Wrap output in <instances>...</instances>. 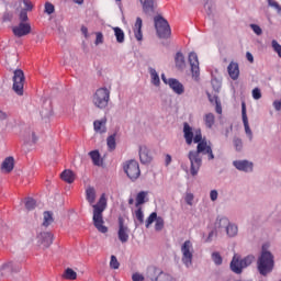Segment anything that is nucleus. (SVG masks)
<instances>
[{"instance_id": "1", "label": "nucleus", "mask_w": 281, "mask_h": 281, "mask_svg": "<svg viewBox=\"0 0 281 281\" xmlns=\"http://www.w3.org/2000/svg\"><path fill=\"white\" fill-rule=\"evenodd\" d=\"M182 133L187 146H192V142L193 144H198L195 150L188 153L190 172L192 177H196L203 166V156L201 155H207L209 160L212 161V159H214V151H212V146L207 145V140L203 139L201 128L194 130L188 122H184Z\"/></svg>"}, {"instance_id": "2", "label": "nucleus", "mask_w": 281, "mask_h": 281, "mask_svg": "<svg viewBox=\"0 0 281 281\" xmlns=\"http://www.w3.org/2000/svg\"><path fill=\"white\" fill-rule=\"evenodd\" d=\"M97 194H95V188L88 187L86 189V200L88 201L89 205L93 207V225L100 232L101 234H106L109 232V228L104 226V217L102 216V213L106 210V195L103 193L98 203H95Z\"/></svg>"}, {"instance_id": "3", "label": "nucleus", "mask_w": 281, "mask_h": 281, "mask_svg": "<svg viewBox=\"0 0 281 281\" xmlns=\"http://www.w3.org/2000/svg\"><path fill=\"white\" fill-rule=\"evenodd\" d=\"M276 267V257L273 254L265 248H262L260 256L257 259V271L260 276H269Z\"/></svg>"}, {"instance_id": "4", "label": "nucleus", "mask_w": 281, "mask_h": 281, "mask_svg": "<svg viewBox=\"0 0 281 281\" xmlns=\"http://www.w3.org/2000/svg\"><path fill=\"white\" fill-rule=\"evenodd\" d=\"M254 262H256V256L254 255H248L241 258L240 255L235 254L231 261L229 268L233 273L240 276V273H243V270L247 269V267H251Z\"/></svg>"}, {"instance_id": "5", "label": "nucleus", "mask_w": 281, "mask_h": 281, "mask_svg": "<svg viewBox=\"0 0 281 281\" xmlns=\"http://www.w3.org/2000/svg\"><path fill=\"white\" fill-rule=\"evenodd\" d=\"M109 102H111V90L106 87L99 88L92 95V103L97 109L104 111L106 106H109Z\"/></svg>"}, {"instance_id": "6", "label": "nucleus", "mask_w": 281, "mask_h": 281, "mask_svg": "<svg viewBox=\"0 0 281 281\" xmlns=\"http://www.w3.org/2000/svg\"><path fill=\"white\" fill-rule=\"evenodd\" d=\"M156 34L160 38H168L172 31L170 30V24L168 20H165L164 16L157 15L154 18Z\"/></svg>"}, {"instance_id": "7", "label": "nucleus", "mask_w": 281, "mask_h": 281, "mask_svg": "<svg viewBox=\"0 0 281 281\" xmlns=\"http://www.w3.org/2000/svg\"><path fill=\"white\" fill-rule=\"evenodd\" d=\"M181 254H182V262L190 269L192 267V259L194 258V247L192 246V241L186 240L181 246Z\"/></svg>"}, {"instance_id": "8", "label": "nucleus", "mask_w": 281, "mask_h": 281, "mask_svg": "<svg viewBox=\"0 0 281 281\" xmlns=\"http://www.w3.org/2000/svg\"><path fill=\"white\" fill-rule=\"evenodd\" d=\"M124 172L131 181H136V179H139V176L142 175V170H139V162H137V160H128L124 166Z\"/></svg>"}, {"instance_id": "9", "label": "nucleus", "mask_w": 281, "mask_h": 281, "mask_svg": "<svg viewBox=\"0 0 281 281\" xmlns=\"http://www.w3.org/2000/svg\"><path fill=\"white\" fill-rule=\"evenodd\" d=\"M13 91L18 95H23V85L25 82V74L21 69H16L13 72Z\"/></svg>"}, {"instance_id": "10", "label": "nucleus", "mask_w": 281, "mask_h": 281, "mask_svg": "<svg viewBox=\"0 0 281 281\" xmlns=\"http://www.w3.org/2000/svg\"><path fill=\"white\" fill-rule=\"evenodd\" d=\"M189 63L191 67L192 78H194V80H199L201 70L199 68V56L196 55V53L191 52L189 54Z\"/></svg>"}, {"instance_id": "11", "label": "nucleus", "mask_w": 281, "mask_h": 281, "mask_svg": "<svg viewBox=\"0 0 281 281\" xmlns=\"http://www.w3.org/2000/svg\"><path fill=\"white\" fill-rule=\"evenodd\" d=\"M241 119L244 123V128L249 142L254 139V132H251V127H249V119L247 117V105L245 102H241Z\"/></svg>"}, {"instance_id": "12", "label": "nucleus", "mask_w": 281, "mask_h": 281, "mask_svg": "<svg viewBox=\"0 0 281 281\" xmlns=\"http://www.w3.org/2000/svg\"><path fill=\"white\" fill-rule=\"evenodd\" d=\"M12 32L14 36H18V38H21L23 36H27L30 32H32V26L30 23L20 22L18 26H13Z\"/></svg>"}, {"instance_id": "13", "label": "nucleus", "mask_w": 281, "mask_h": 281, "mask_svg": "<svg viewBox=\"0 0 281 281\" xmlns=\"http://www.w3.org/2000/svg\"><path fill=\"white\" fill-rule=\"evenodd\" d=\"M54 243V235L52 233H41L37 235V245L43 247V249H47Z\"/></svg>"}, {"instance_id": "14", "label": "nucleus", "mask_w": 281, "mask_h": 281, "mask_svg": "<svg viewBox=\"0 0 281 281\" xmlns=\"http://www.w3.org/2000/svg\"><path fill=\"white\" fill-rule=\"evenodd\" d=\"M233 166L239 172H254V162L249 160H234Z\"/></svg>"}, {"instance_id": "15", "label": "nucleus", "mask_w": 281, "mask_h": 281, "mask_svg": "<svg viewBox=\"0 0 281 281\" xmlns=\"http://www.w3.org/2000/svg\"><path fill=\"white\" fill-rule=\"evenodd\" d=\"M143 5V12L146 16H153L157 10V0H139Z\"/></svg>"}, {"instance_id": "16", "label": "nucleus", "mask_w": 281, "mask_h": 281, "mask_svg": "<svg viewBox=\"0 0 281 281\" xmlns=\"http://www.w3.org/2000/svg\"><path fill=\"white\" fill-rule=\"evenodd\" d=\"M119 240L122 243H128V226L124 225V218L119 217Z\"/></svg>"}, {"instance_id": "17", "label": "nucleus", "mask_w": 281, "mask_h": 281, "mask_svg": "<svg viewBox=\"0 0 281 281\" xmlns=\"http://www.w3.org/2000/svg\"><path fill=\"white\" fill-rule=\"evenodd\" d=\"M168 87L176 93L177 95H183L186 93V87L183 83L175 78H169Z\"/></svg>"}, {"instance_id": "18", "label": "nucleus", "mask_w": 281, "mask_h": 281, "mask_svg": "<svg viewBox=\"0 0 281 281\" xmlns=\"http://www.w3.org/2000/svg\"><path fill=\"white\" fill-rule=\"evenodd\" d=\"M139 159L140 164H150L153 161V154L145 145L139 146Z\"/></svg>"}, {"instance_id": "19", "label": "nucleus", "mask_w": 281, "mask_h": 281, "mask_svg": "<svg viewBox=\"0 0 281 281\" xmlns=\"http://www.w3.org/2000/svg\"><path fill=\"white\" fill-rule=\"evenodd\" d=\"M93 128L99 135H104V133H106V116H103L101 120H95L93 122Z\"/></svg>"}, {"instance_id": "20", "label": "nucleus", "mask_w": 281, "mask_h": 281, "mask_svg": "<svg viewBox=\"0 0 281 281\" xmlns=\"http://www.w3.org/2000/svg\"><path fill=\"white\" fill-rule=\"evenodd\" d=\"M228 76L232 80H238L240 76V69L238 67V63L232 61L227 67Z\"/></svg>"}, {"instance_id": "21", "label": "nucleus", "mask_w": 281, "mask_h": 281, "mask_svg": "<svg viewBox=\"0 0 281 281\" xmlns=\"http://www.w3.org/2000/svg\"><path fill=\"white\" fill-rule=\"evenodd\" d=\"M229 218L226 216H217L214 224V229L221 232V229H226L229 225Z\"/></svg>"}, {"instance_id": "22", "label": "nucleus", "mask_w": 281, "mask_h": 281, "mask_svg": "<svg viewBox=\"0 0 281 281\" xmlns=\"http://www.w3.org/2000/svg\"><path fill=\"white\" fill-rule=\"evenodd\" d=\"M40 115L43 120H47V117H52V102L46 101L43 103L42 109L40 111Z\"/></svg>"}, {"instance_id": "23", "label": "nucleus", "mask_w": 281, "mask_h": 281, "mask_svg": "<svg viewBox=\"0 0 281 281\" xmlns=\"http://www.w3.org/2000/svg\"><path fill=\"white\" fill-rule=\"evenodd\" d=\"M142 26H143L142 18H136V22L134 25V35L136 41H143L144 38V34L142 33Z\"/></svg>"}, {"instance_id": "24", "label": "nucleus", "mask_w": 281, "mask_h": 281, "mask_svg": "<svg viewBox=\"0 0 281 281\" xmlns=\"http://www.w3.org/2000/svg\"><path fill=\"white\" fill-rule=\"evenodd\" d=\"M1 168L4 170V172H12L14 170V157H7L3 160Z\"/></svg>"}, {"instance_id": "25", "label": "nucleus", "mask_w": 281, "mask_h": 281, "mask_svg": "<svg viewBox=\"0 0 281 281\" xmlns=\"http://www.w3.org/2000/svg\"><path fill=\"white\" fill-rule=\"evenodd\" d=\"M175 63L177 69L183 70L186 69V56H183V53L178 52L175 56Z\"/></svg>"}, {"instance_id": "26", "label": "nucleus", "mask_w": 281, "mask_h": 281, "mask_svg": "<svg viewBox=\"0 0 281 281\" xmlns=\"http://www.w3.org/2000/svg\"><path fill=\"white\" fill-rule=\"evenodd\" d=\"M226 236H228V238H236V236H238V226L234 223H229L226 226Z\"/></svg>"}, {"instance_id": "27", "label": "nucleus", "mask_w": 281, "mask_h": 281, "mask_svg": "<svg viewBox=\"0 0 281 281\" xmlns=\"http://www.w3.org/2000/svg\"><path fill=\"white\" fill-rule=\"evenodd\" d=\"M63 181H66V183H74L76 180V176L74 175V171L66 169L60 175Z\"/></svg>"}, {"instance_id": "28", "label": "nucleus", "mask_w": 281, "mask_h": 281, "mask_svg": "<svg viewBox=\"0 0 281 281\" xmlns=\"http://www.w3.org/2000/svg\"><path fill=\"white\" fill-rule=\"evenodd\" d=\"M14 271V263L12 261L4 263L0 267V278H3L5 273H12Z\"/></svg>"}, {"instance_id": "29", "label": "nucleus", "mask_w": 281, "mask_h": 281, "mask_svg": "<svg viewBox=\"0 0 281 281\" xmlns=\"http://www.w3.org/2000/svg\"><path fill=\"white\" fill-rule=\"evenodd\" d=\"M149 74L151 78V85H154L155 87H159V85H161V80L159 79V74H157V70L150 67Z\"/></svg>"}, {"instance_id": "30", "label": "nucleus", "mask_w": 281, "mask_h": 281, "mask_svg": "<svg viewBox=\"0 0 281 281\" xmlns=\"http://www.w3.org/2000/svg\"><path fill=\"white\" fill-rule=\"evenodd\" d=\"M233 147L236 153H243V148H245V144L243 143V139L238 136H235L233 138Z\"/></svg>"}, {"instance_id": "31", "label": "nucleus", "mask_w": 281, "mask_h": 281, "mask_svg": "<svg viewBox=\"0 0 281 281\" xmlns=\"http://www.w3.org/2000/svg\"><path fill=\"white\" fill-rule=\"evenodd\" d=\"M161 273L159 269L156 267H149L147 268V278L151 281H156V278Z\"/></svg>"}, {"instance_id": "32", "label": "nucleus", "mask_w": 281, "mask_h": 281, "mask_svg": "<svg viewBox=\"0 0 281 281\" xmlns=\"http://www.w3.org/2000/svg\"><path fill=\"white\" fill-rule=\"evenodd\" d=\"M25 144H36L38 142V137H36V133L30 131L24 136Z\"/></svg>"}, {"instance_id": "33", "label": "nucleus", "mask_w": 281, "mask_h": 281, "mask_svg": "<svg viewBox=\"0 0 281 281\" xmlns=\"http://www.w3.org/2000/svg\"><path fill=\"white\" fill-rule=\"evenodd\" d=\"M115 137H117V134H116V133L110 135V136L106 138V144H108L109 150H115V148H116V146H117V143L115 142Z\"/></svg>"}, {"instance_id": "34", "label": "nucleus", "mask_w": 281, "mask_h": 281, "mask_svg": "<svg viewBox=\"0 0 281 281\" xmlns=\"http://www.w3.org/2000/svg\"><path fill=\"white\" fill-rule=\"evenodd\" d=\"M54 223V214L49 211L44 212V222L43 226L44 227H49Z\"/></svg>"}, {"instance_id": "35", "label": "nucleus", "mask_w": 281, "mask_h": 281, "mask_svg": "<svg viewBox=\"0 0 281 281\" xmlns=\"http://www.w3.org/2000/svg\"><path fill=\"white\" fill-rule=\"evenodd\" d=\"M89 156L91 157L94 166H102V160L100 159V151L92 150L89 153Z\"/></svg>"}, {"instance_id": "36", "label": "nucleus", "mask_w": 281, "mask_h": 281, "mask_svg": "<svg viewBox=\"0 0 281 281\" xmlns=\"http://www.w3.org/2000/svg\"><path fill=\"white\" fill-rule=\"evenodd\" d=\"M63 278H65V280H76V278H78V273H76L74 269L67 268L63 274Z\"/></svg>"}, {"instance_id": "37", "label": "nucleus", "mask_w": 281, "mask_h": 281, "mask_svg": "<svg viewBox=\"0 0 281 281\" xmlns=\"http://www.w3.org/2000/svg\"><path fill=\"white\" fill-rule=\"evenodd\" d=\"M114 36L116 37L117 43H124V31L119 26L113 27Z\"/></svg>"}, {"instance_id": "38", "label": "nucleus", "mask_w": 281, "mask_h": 281, "mask_svg": "<svg viewBox=\"0 0 281 281\" xmlns=\"http://www.w3.org/2000/svg\"><path fill=\"white\" fill-rule=\"evenodd\" d=\"M267 3L269 5V8H273V10H276L277 14L279 16H281V5L278 1L276 0H267Z\"/></svg>"}, {"instance_id": "39", "label": "nucleus", "mask_w": 281, "mask_h": 281, "mask_svg": "<svg viewBox=\"0 0 281 281\" xmlns=\"http://www.w3.org/2000/svg\"><path fill=\"white\" fill-rule=\"evenodd\" d=\"M156 281H177L175 278L166 272L160 271L156 278Z\"/></svg>"}, {"instance_id": "40", "label": "nucleus", "mask_w": 281, "mask_h": 281, "mask_svg": "<svg viewBox=\"0 0 281 281\" xmlns=\"http://www.w3.org/2000/svg\"><path fill=\"white\" fill-rule=\"evenodd\" d=\"M214 120H215L214 114L212 113L205 114L204 116L205 126L207 128H212L214 126Z\"/></svg>"}, {"instance_id": "41", "label": "nucleus", "mask_w": 281, "mask_h": 281, "mask_svg": "<svg viewBox=\"0 0 281 281\" xmlns=\"http://www.w3.org/2000/svg\"><path fill=\"white\" fill-rule=\"evenodd\" d=\"M146 192L145 191H140L137 195H136V207H139V205H144L145 203V199H146Z\"/></svg>"}, {"instance_id": "42", "label": "nucleus", "mask_w": 281, "mask_h": 281, "mask_svg": "<svg viewBox=\"0 0 281 281\" xmlns=\"http://www.w3.org/2000/svg\"><path fill=\"white\" fill-rule=\"evenodd\" d=\"M36 207V200L27 198L25 202V209L30 212Z\"/></svg>"}, {"instance_id": "43", "label": "nucleus", "mask_w": 281, "mask_h": 281, "mask_svg": "<svg viewBox=\"0 0 281 281\" xmlns=\"http://www.w3.org/2000/svg\"><path fill=\"white\" fill-rule=\"evenodd\" d=\"M211 85H212L214 91H217V92L221 91V87H222V81H221V79L213 78V79L211 80Z\"/></svg>"}, {"instance_id": "44", "label": "nucleus", "mask_w": 281, "mask_h": 281, "mask_svg": "<svg viewBox=\"0 0 281 281\" xmlns=\"http://www.w3.org/2000/svg\"><path fill=\"white\" fill-rule=\"evenodd\" d=\"M212 260L215 265L221 266L223 265V257H221L220 252H213L212 254Z\"/></svg>"}, {"instance_id": "45", "label": "nucleus", "mask_w": 281, "mask_h": 281, "mask_svg": "<svg viewBox=\"0 0 281 281\" xmlns=\"http://www.w3.org/2000/svg\"><path fill=\"white\" fill-rule=\"evenodd\" d=\"M271 45H272L273 52H276V54H278L279 58H281V45H280V43H278V41L273 40L271 42Z\"/></svg>"}, {"instance_id": "46", "label": "nucleus", "mask_w": 281, "mask_h": 281, "mask_svg": "<svg viewBox=\"0 0 281 281\" xmlns=\"http://www.w3.org/2000/svg\"><path fill=\"white\" fill-rule=\"evenodd\" d=\"M157 212H153L149 216H148V218L146 220V227L148 228V227H150L151 226V224L154 223V221H157Z\"/></svg>"}, {"instance_id": "47", "label": "nucleus", "mask_w": 281, "mask_h": 281, "mask_svg": "<svg viewBox=\"0 0 281 281\" xmlns=\"http://www.w3.org/2000/svg\"><path fill=\"white\" fill-rule=\"evenodd\" d=\"M110 268L111 269H120V261H117V257H115V255L111 256Z\"/></svg>"}, {"instance_id": "48", "label": "nucleus", "mask_w": 281, "mask_h": 281, "mask_svg": "<svg viewBox=\"0 0 281 281\" xmlns=\"http://www.w3.org/2000/svg\"><path fill=\"white\" fill-rule=\"evenodd\" d=\"M135 216L139 223V225H144V211H142V207L135 211Z\"/></svg>"}, {"instance_id": "49", "label": "nucleus", "mask_w": 281, "mask_h": 281, "mask_svg": "<svg viewBox=\"0 0 281 281\" xmlns=\"http://www.w3.org/2000/svg\"><path fill=\"white\" fill-rule=\"evenodd\" d=\"M156 232H161L164 229V217H157L155 223Z\"/></svg>"}, {"instance_id": "50", "label": "nucleus", "mask_w": 281, "mask_h": 281, "mask_svg": "<svg viewBox=\"0 0 281 281\" xmlns=\"http://www.w3.org/2000/svg\"><path fill=\"white\" fill-rule=\"evenodd\" d=\"M56 8L54 7V4H52V2H46L45 3V9H44V12L46 14H54Z\"/></svg>"}, {"instance_id": "51", "label": "nucleus", "mask_w": 281, "mask_h": 281, "mask_svg": "<svg viewBox=\"0 0 281 281\" xmlns=\"http://www.w3.org/2000/svg\"><path fill=\"white\" fill-rule=\"evenodd\" d=\"M250 30L255 32L257 36H262V29L258 24H250Z\"/></svg>"}, {"instance_id": "52", "label": "nucleus", "mask_w": 281, "mask_h": 281, "mask_svg": "<svg viewBox=\"0 0 281 281\" xmlns=\"http://www.w3.org/2000/svg\"><path fill=\"white\" fill-rule=\"evenodd\" d=\"M218 231H216V228H214L213 231H211L209 233L207 238L205 239V243H212V240H214V236H217Z\"/></svg>"}, {"instance_id": "53", "label": "nucleus", "mask_w": 281, "mask_h": 281, "mask_svg": "<svg viewBox=\"0 0 281 281\" xmlns=\"http://www.w3.org/2000/svg\"><path fill=\"white\" fill-rule=\"evenodd\" d=\"M252 98L254 100H260V98H262V92L260 91V88H255L252 90Z\"/></svg>"}, {"instance_id": "54", "label": "nucleus", "mask_w": 281, "mask_h": 281, "mask_svg": "<svg viewBox=\"0 0 281 281\" xmlns=\"http://www.w3.org/2000/svg\"><path fill=\"white\" fill-rule=\"evenodd\" d=\"M210 199L213 203L218 201V191L216 189L210 191Z\"/></svg>"}, {"instance_id": "55", "label": "nucleus", "mask_w": 281, "mask_h": 281, "mask_svg": "<svg viewBox=\"0 0 281 281\" xmlns=\"http://www.w3.org/2000/svg\"><path fill=\"white\" fill-rule=\"evenodd\" d=\"M23 3H24V5H25V8L22 9V10H25L26 12H32V10H33V8H34V5L32 4V1H30V0H23Z\"/></svg>"}, {"instance_id": "56", "label": "nucleus", "mask_w": 281, "mask_h": 281, "mask_svg": "<svg viewBox=\"0 0 281 281\" xmlns=\"http://www.w3.org/2000/svg\"><path fill=\"white\" fill-rule=\"evenodd\" d=\"M19 19L21 23H25L27 21V11L22 9Z\"/></svg>"}, {"instance_id": "57", "label": "nucleus", "mask_w": 281, "mask_h": 281, "mask_svg": "<svg viewBox=\"0 0 281 281\" xmlns=\"http://www.w3.org/2000/svg\"><path fill=\"white\" fill-rule=\"evenodd\" d=\"M102 43H104V35H102V33L98 32L94 45H102Z\"/></svg>"}, {"instance_id": "58", "label": "nucleus", "mask_w": 281, "mask_h": 281, "mask_svg": "<svg viewBox=\"0 0 281 281\" xmlns=\"http://www.w3.org/2000/svg\"><path fill=\"white\" fill-rule=\"evenodd\" d=\"M207 98H209V101L211 102V104H218V102H221L218 100V95H216V94L212 95V94L207 93Z\"/></svg>"}, {"instance_id": "59", "label": "nucleus", "mask_w": 281, "mask_h": 281, "mask_svg": "<svg viewBox=\"0 0 281 281\" xmlns=\"http://www.w3.org/2000/svg\"><path fill=\"white\" fill-rule=\"evenodd\" d=\"M184 201L187 203V205H192V201H194V194L192 193H187Z\"/></svg>"}, {"instance_id": "60", "label": "nucleus", "mask_w": 281, "mask_h": 281, "mask_svg": "<svg viewBox=\"0 0 281 281\" xmlns=\"http://www.w3.org/2000/svg\"><path fill=\"white\" fill-rule=\"evenodd\" d=\"M132 280L133 281H144L145 280V278H144V276L143 274H139V273H134L133 276H132Z\"/></svg>"}, {"instance_id": "61", "label": "nucleus", "mask_w": 281, "mask_h": 281, "mask_svg": "<svg viewBox=\"0 0 281 281\" xmlns=\"http://www.w3.org/2000/svg\"><path fill=\"white\" fill-rule=\"evenodd\" d=\"M204 8H205V10H206V14L209 15V16H212V12H214V7L212 5V4H205L204 5Z\"/></svg>"}, {"instance_id": "62", "label": "nucleus", "mask_w": 281, "mask_h": 281, "mask_svg": "<svg viewBox=\"0 0 281 281\" xmlns=\"http://www.w3.org/2000/svg\"><path fill=\"white\" fill-rule=\"evenodd\" d=\"M8 117H9L8 113L0 110V122H5Z\"/></svg>"}, {"instance_id": "63", "label": "nucleus", "mask_w": 281, "mask_h": 281, "mask_svg": "<svg viewBox=\"0 0 281 281\" xmlns=\"http://www.w3.org/2000/svg\"><path fill=\"white\" fill-rule=\"evenodd\" d=\"M169 164H172V156H170V154H167L165 157V166H168Z\"/></svg>"}, {"instance_id": "64", "label": "nucleus", "mask_w": 281, "mask_h": 281, "mask_svg": "<svg viewBox=\"0 0 281 281\" xmlns=\"http://www.w3.org/2000/svg\"><path fill=\"white\" fill-rule=\"evenodd\" d=\"M246 58L248 63L254 64V55L249 52L246 53Z\"/></svg>"}]
</instances>
